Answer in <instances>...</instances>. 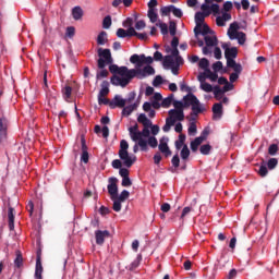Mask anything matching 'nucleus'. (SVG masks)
Returning <instances> with one entry per match:
<instances>
[{"instance_id": "obj_25", "label": "nucleus", "mask_w": 279, "mask_h": 279, "mask_svg": "<svg viewBox=\"0 0 279 279\" xmlns=\"http://www.w3.org/2000/svg\"><path fill=\"white\" fill-rule=\"evenodd\" d=\"M186 143V135L185 134H180L179 140L174 142V147L178 151L184 147V144Z\"/></svg>"}, {"instance_id": "obj_34", "label": "nucleus", "mask_w": 279, "mask_h": 279, "mask_svg": "<svg viewBox=\"0 0 279 279\" xmlns=\"http://www.w3.org/2000/svg\"><path fill=\"white\" fill-rule=\"evenodd\" d=\"M175 61L173 60V57L171 56H166L163 58V66L165 69L169 68V66H174Z\"/></svg>"}, {"instance_id": "obj_62", "label": "nucleus", "mask_w": 279, "mask_h": 279, "mask_svg": "<svg viewBox=\"0 0 279 279\" xmlns=\"http://www.w3.org/2000/svg\"><path fill=\"white\" fill-rule=\"evenodd\" d=\"M177 29L178 27L175 25V22H170V25H169L170 36H175Z\"/></svg>"}, {"instance_id": "obj_61", "label": "nucleus", "mask_w": 279, "mask_h": 279, "mask_svg": "<svg viewBox=\"0 0 279 279\" xmlns=\"http://www.w3.org/2000/svg\"><path fill=\"white\" fill-rule=\"evenodd\" d=\"M116 34H117L118 38H128V31H125L123 28H118Z\"/></svg>"}, {"instance_id": "obj_38", "label": "nucleus", "mask_w": 279, "mask_h": 279, "mask_svg": "<svg viewBox=\"0 0 279 279\" xmlns=\"http://www.w3.org/2000/svg\"><path fill=\"white\" fill-rule=\"evenodd\" d=\"M210 149H213L210 144H204L201 146L199 151L203 156H208V154H210Z\"/></svg>"}, {"instance_id": "obj_28", "label": "nucleus", "mask_w": 279, "mask_h": 279, "mask_svg": "<svg viewBox=\"0 0 279 279\" xmlns=\"http://www.w3.org/2000/svg\"><path fill=\"white\" fill-rule=\"evenodd\" d=\"M106 43H108V33L101 31L97 36V45L104 46Z\"/></svg>"}, {"instance_id": "obj_52", "label": "nucleus", "mask_w": 279, "mask_h": 279, "mask_svg": "<svg viewBox=\"0 0 279 279\" xmlns=\"http://www.w3.org/2000/svg\"><path fill=\"white\" fill-rule=\"evenodd\" d=\"M201 10L203 11V14H208L209 12V15L213 14V11L210 10V3H203L201 5Z\"/></svg>"}, {"instance_id": "obj_56", "label": "nucleus", "mask_w": 279, "mask_h": 279, "mask_svg": "<svg viewBox=\"0 0 279 279\" xmlns=\"http://www.w3.org/2000/svg\"><path fill=\"white\" fill-rule=\"evenodd\" d=\"M191 210H193V208H191V207H184L183 208L182 214L180 216V219L182 220V223H184V217H186V215H190Z\"/></svg>"}, {"instance_id": "obj_11", "label": "nucleus", "mask_w": 279, "mask_h": 279, "mask_svg": "<svg viewBox=\"0 0 279 279\" xmlns=\"http://www.w3.org/2000/svg\"><path fill=\"white\" fill-rule=\"evenodd\" d=\"M43 251H37L35 279H43Z\"/></svg>"}, {"instance_id": "obj_8", "label": "nucleus", "mask_w": 279, "mask_h": 279, "mask_svg": "<svg viewBox=\"0 0 279 279\" xmlns=\"http://www.w3.org/2000/svg\"><path fill=\"white\" fill-rule=\"evenodd\" d=\"M206 16H210V12H207V13L196 12L195 13L196 26L194 27V34H195L196 38L199 36V28L204 24V21L206 20Z\"/></svg>"}, {"instance_id": "obj_35", "label": "nucleus", "mask_w": 279, "mask_h": 279, "mask_svg": "<svg viewBox=\"0 0 279 279\" xmlns=\"http://www.w3.org/2000/svg\"><path fill=\"white\" fill-rule=\"evenodd\" d=\"M72 93H73V88L69 85H65L62 88V94H63L64 99H71Z\"/></svg>"}, {"instance_id": "obj_1", "label": "nucleus", "mask_w": 279, "mask_h": 279, "mask_svg": "<svg viewBox=\"0 0 279 279\" xmlns=\"http://www.w3.org/2000/svg\"><path fill=\"white\" fill-rule=\"evenodd\" d=\"M97 53L99 58L97 60L98 69H101V71L96 74V78L101 80V77H108V75H110L108 70L105 69L107 64H112V62H114V59H112V52L108 48H98Z\"/></svg>"}, {"instance_id": "obj_60", "label": "nucleus", "mask_w": 279, "mask_h": 279, "mask_svg": "<svg viewBox=\"0 0 279 279\" xmlns=\"http://www.w3.org/2000/svg\"><path fill=\"white\" fill-rule=\"evenodd\" d=\"M65 36H68V38H73L75 36V27L69 26L66 28Z\"/></svg>"}, {"instance_id": "obj_3", "label": "nucleus", "mask_w": 279, "mask_h": 279, "mask_svg": "<svg viewBox=\"0 0 279 279\" xmlns=\"http://www.w3.org/2000/svg\"><path fill=\"white\" fill-rule=\"evenodd\" d=\"M128 149H130V144H128V141L122 140L120 142V150L118 153V156H119L120 160L123 161L124 167L130 169L132 167V165H134V162H136V157L132 158L130 156V153L128 151Z\"/></svg>"}, {"instance_id": "obj_55", "label": "nucleus", "mask_w": 279, "mask_h": 279, "mask_svg": "<svg viewBox=\"0 0 279 279\" xmlns=\"http://www.w3.org/2000/svg\"><path fill=\"white\" fill-rule=\"evenodd\" d=\"M173 107L175 108L174 110H184V108H186V106H184V101L182 102L180 100H174Z\"/></svg>"}, {"instance_id": "obj_29", "label": "nucleus", "mask_w": 279, "mask_h": 279, "mask_svg": "<svg viewBox=\"0 0 279 279\" xmlns=\"http://www.w3.org/2000/svg\"><path fill=\"white\" fill-rule=\"evenodd\" d=\"M8 217H9V230H14V208L13 207H9Z\"/></svg>"}, {"instance_id": "obj_20", "label": "nucleus", "mask_w": 279, "mask_h": 279, "mask_svg": "<svg viewBox=\"0 0 279 279\" xmlns=\"http://www.w3.org/2000/svg\"><path fill=\"white\" fill-rule=\"evenodd\" d=\"M239 23L233 22L230 24L229 28H228V36L230 38V40H236V35L239 34Z\"/></svg>"}, {"instance_id": "obj_53", "label": "nucleus", "mask_w": 279, "mask_h": 279, "mask_svg": "<svg viewBox=\"0 0 279 279\" xmlns=\"http://www.w3.org/2000/svg\"><path fill=\"white\" fill-rule=\"evenodd\" d=\"M98 104L99 106L104 105V106H109L110 108V99L106 98V97H101V96H98Z\"/></svg>"}, {"instance_id": "obj_40", "label": "nucleus", "mask_w": 279, "mask_h": 279, "mask_svg": "<svg viewBox=\"0 0 279 279\" xmlns=\"http://www.w3.org/2000/svg\"><path fill=\"white\" fill-rule=\"evenodd\" d=\"M201 90H204V93H213V90H215V87H213V85H210V83H203L199 86Z\"/></svg>"}, {"instance_id": "obj_21", "label": "nucleus", "mask_w": 279, "mask_h": 279, "mask_svg": "<svg viewBox=\"0 0 279 279\" xmlns=\"http://www.w3.org/2000/svg\"><path fill=\"white\" fill-rule=\"evenodd\" d=\"M138 106H141V102L136 101L132 105H129L126 107H122V117H130L134 112V110L138 109Z\"/></svg>"}, {"instance_id": "obj_58", "label": "nucleus", "mask_w": 279, "mask_h": 279, "mask_svg": "<svg viewBox=\"0 0 279 279\" xmlns=\"http://www.w3.org/2000/svg\"><path fill=\"white\" fill-rule=\"evenodd\" d=\"M213 69L215 73H219L223 69V63L221 61H217L213 64Z\"/></svg>"}, {"instance_id": "obj_37", "label": "nucleus", "mask_w": 279, "mask_h": 279, "mask_svg": "<svg viewBox=\"0 0 279 279\" xmlns=\"http://www.w3.org/2000/svg\"><path fill=\"white\" fill-rule=\"evenodd\" d=\"M235 40H238L239 45H245V41L247 40V36L245 33L240 32L235 35Z\"/></svg>"}, {"instance_id": "obj_31", "label": "nucleus", "mask_w": 279, "mask_h": 279, "mask_svg": "<svg viewBox=\"0 0 279 279\" xmlns=\"http://www.w3.org/2000/svg\"><path fill=\"white\" fill-rule=\"evenodd\" d=\"M204 75L206 76L207 80H210L211 82L219 80V75L217 74V72L210 71V69L205 71Z\"/></svg>"}, {"instance_id": "obj_5", "label": "nucleus", "mask_w": 279, "mask_h": 279, "mask_svg": "<svg viewBox=\"0 0 279 279\" xmlns=\"http://www.w3.org/2000/svg\"><path fill=\"white\" fill-rule=\"evenodd\" d=\"M132 80H134V77L132 76V71L130 70L125 74H120V76L114 74L111 77V84L113 86H121L122 88H125V86H128V84H130V82H132Z\"/></svg>"}, {"instance_id": "obj_57", "label": "nucleus", "mask_w": 279, "mask_h": 279, "mask_svg": "<svg viewBox=\"0 0 279 279\" xmlns=\"http://www.w3.org/2000/svg\"><path fill=\"white\" fill-rule=\"evenodd\" d=\"M171 163H172V167H174L175 169L180 167V156L178 154L172 157Z\"/></svg>"}, {"instance_id": "obj_59", "label": "nucleus", "mask_w": 279, "mask_h": 279, "mask_svg": "<svg viewBox=\"0 0 279 279\" xmlns=\"http://www.w3.org/2000/svg\"><path fill=\"white\" fill-rule=\"evenodd\" d=\"M136 99V93L135 92H130L128 95V98L124 99L125 104H132Z\"/></svg>"}, {"instance_id": "obj_12", "label": "nucleus", "mask_w": 279, "mask_h": 279, "mask_svg": "<svg viewBox=\"0 0 279 279\" xmlns=\"http://www.w3.org/2000/svg\"><path fill=\"white\" fill-rule=\"evenodd\" d=\"M206 136H208V132L204 131L201 136L196 137L194 141L191 142L190 147L192 151H197L199 145H202L206 140Z\"/></svg>"}, {"instance_id": "obj_49", "label": "nucleus", "mask_w": 279, "mask_h": 279, "mask_svg": "<svg viewBox=\"0 0 279 279\" xmlns=\"http://www.w3.org/2000/svg\"><path fill=\"white\" fill-rule=\"evenodd\" d=\"M267 167L270 170L276 169V167H278V159L277 158H270L267 162Z\"/></svg>"}, {"instance_id": "obj_45", "label": "nucleus", "mask_w": 279, "mask_h": 279, "mask_svg": "<svg viewBox=\"0 0 279 279\" xmlns=\"http://www.w3.org/2000/svg\"><path fill=\"white\" fill-rule=\"evenodd\" d=\"M156 27H159L161 31V34L163 36H167V34H169V26L166 23H157Z\"/></svg>"}, {"instance_id": "obj_9", "label": "nucleus", "mask_w": 279, "mask_h": 279, "mask_svg": "<svg viewBox=\"0 0 279 279\" xmlns=\"http://www.w3.org/2000/svg\"><path fill=\"white\" fill-rule=\"evenodd\" d=\"M118 182L119 180H117V178H109L107 190L111 199H117V195H119V185H117Z\"/></svg>"}, {"instance_id": "obj_32", "label": "nucleus", "mask_w": 279, "mask_h": 279, "mask_svg": "<svg viewBox=\"0 0 279 279\" xmlns=\"http://www.w3.org/2000/svg\"><path fill=\"white\" fill-rule=\"evenodd\" d=\"M173 104V94L169 95L161 101V108H170Z\"/></svg>"}, {"instance_id": "obj_54", "label": "nucleus", "mask_w": 279, "mask_h": 279, "mask_svg": "<svg viewBox=\"0 0 279 279\" xmlns=\"http://www.w3.org/2000/svg\"><path fill=\"white\" fill-rule=\"evenodd\" d=\"M163 82L165 80L160 75H157L153 81V86L157 88V86H160L161 84H163Z\"/></svg>"}, {"instance_id": "obj_7", "label": "nucleus", "mask_w": 279, "mask_h": 279, "mask_svg": "<svg viewBox=\"0 0 279 279\" xmlns=\"http://www.w3.org/2000/svg\"><path fill=\"white\" fill-rule=\"evenodd\" d=\"M205 40V47H203V54L204 56H210V53H213V49H210L211 47H217V45H219V40L217 39V36H205L204 37Z\"/></svg>"}, {"instance_id": "obj_27", "label": "nucleus", "mask_w": 279, "mask_h": 279, "mask_svg": "<svg viewBox=\"0 0 279 279\" xmlns=\"http://www.w3.org/2000/svg\"><path fill=\"white\" fill-rule=\"evenodd\" d=\"M236 56H239V49H236V47H232L230 49H227V51H225L226 60L234 59L236 58Z\"/></svg>"}, {"instance_id": "obj_10", "label": "nucleus", "mask_w": 279, "mask_h": 279, "mask_svg": "<svg viewBox=\"0 0 279 279\" xmlns=\"http://www.w3.org/2000/svg\"><path fill=\"white\" fill-rule=\"evenodd\" d=\"M130 136H131V138L134 143H136L138 141L137 143H138V146L141 147L142 151H147V149H148L147 141H145L143 138V135L141 134V131L135 132V133H131Z\"/></svg>"}, {"instance_id": "obj_4", "label": "nucleus", "mask_w": 279, "mask_h": 279, "mask_svg": "<svg viewBox=\"0 0 279 279\" xmlns=\"http://www.w3.org/2000/svg\"><path fill=\"white\" fill-rule=\"evenodd\" d=\"M156 70L151 65H146L143 69L135 68L131 69V75L134 77H137V80H145V77L149 75H155Z\"/></svg>"}, {"instance_id": "obj_24", "label": "nucleus", "mask_w": 279, "mask_h": 279, "mask_svg": "<svg viewBox=\"0 0 279 279\" xmlns=\"http://www.w3.org/2000/svg\"><path fill=\"white\" fill-rule=\"evenodd\" d=\"M137 122L142 123V125H144V128H151V120H149L145 113H141L137 117Z\"/></svg>"}, {"instance_id": "obj_63", "label": "nucleus", "mask_w": 279, "mask_h": 279, "mask_svg": "<svg viewBox=\"0 0 279 279\" xmlns=\"http://www.w3.org/2000/svg\"><path fill=\"white\" fill-rule=\"evenodd\" d=\"M141 255L130 265V269L131 271H133V269H136V267H138L141 265Z\"/></svg>"}, {"instance_id": "obj_19", "label": "nucleus", "mask_w": 279, "mask_h": 279, "mask_svg": "<svg viewBox=\"0 0 279 279\" xmlns=\"http://www.w3.org/2000/svg\"><path fill=\"white\" fill-rule=\"evenodd\" d=\"M111 110L114 108H125V99L121 98L120 95H116L110 102Z\"/></svg>"}, {"instance_id": "obj_14", "label": "nucleus", "mask_w": 279, "mask_h": 279, "mask_svg": "<svg viewBox=\"0 0 279 279\" xmlns=\"http://www.w3.org/2000/svg\"><path fill=\"white\" fill-rule=\"evenodd\" d=\"M95 236H96V244L97 245H102L106 241V239H110V231L108 230H97L95 231Z\"/></svg>"}, {"instance_id": "obj_39", "label": "nucleus", "mask_w": 279, "mask_h": 279, "mask_svg": "<svg viewBox=\"0 0 279 279\" xmlns=\"http://www.w3.org/2000/svg\"><path fill=\"white\" fill-rule=\"evenodd\" d=\"M148 19L150 23H156L158 21V13H156V9L148 10Z\"/></svg>"}, {"instance_id": "obj_36", "label": "nucleus", "mask_w": 279, "mask_h": 279, "mask_svg": "<svg viewBox=\"0 0 279 279\" xmlns=\"http://www.w3.org/2000/svg\"><path fill=\"white\" fill-rule=\"evenodd\" d=\"M202 34V36H208L210 34V27L207 26V24H201V27L198 28V35Z\"/></svg>"}, {"instance_id": "obj_43", "label": "nucleus", "mask_w": 279, "mask_h": 279, "mask_svg": "<svg viewBox=\"0 0 279 279\" xmlns=\"http://www.w3.org/2000/svg\"><path fill=\"white\" fill-rule=\"evenodd\" d=\"M111 25H112V17L110 15H107L102 20V27H104V29H110Z\"/></svg>"}, {"instance_id": "obj_17", "label": "nucleus", "mask_w": 279, "mask_h": 279, "mask_svg": "<svg viewBox=\"0 0 279 279\" xmlns=\"http://www.w3.org/2000/svg\"><path fill=\"white\" fill-rule=\"evenodd\" d=\"M213 119L214 121H219L223 117V105L221 102H216L213 106Z\"/></svg>"}, {"instance_id": "obj_15", "label": "nucleus", "mask_w": 279, "mask_h": 279, "mask_svg": "<svg viewBox=\"0 0 279 279\" xmlns=\"http://www.w3.org/2000/svg\"><path fill=\"white\" fill-rule=\"evenodd\" d=\"M109 65V71L110 73H112L113 75H125V73L130 72V69H128V66L123 65V66H119L117 64H112Z\"/></svg>"}, {"instance_id": "obj_47", "label": "nucleus", "mask_w": 279, "mask_h": 279, "mask_svg": "<svg viewBox=\"0 0 279 279\" xmlns=\"http://www.w3.org/2000/svg\"><path fill=\"white\" fill-rule=\"evenodd\" d=\"M267 173H269V170L267 169V165L262 163L258 170V175H260V178H265Z\"/></svg>"}, {"instance_id": "obj_51", "label": "nucleus", "mask_w": 279, "mask_h": 279, "mask_svg": "<svg viewBox=\"0 0 279 279\" xmlns=\"http://www.w3.org/2000/svg\"><path fill=\"white\" fill-rule=\"evenodd\" d=\"M171 12H172L171 4L168 7H162L160 9L161 16H169V14H171Z\"/></svg>"}, {"instance_id": "obj_33", "label": "nucleus", "mask_w": 279, "mask_h": 279, "mask_svg": "<svg viewBox=\"0 0 279 279\" xmlns=\"http://www.w3.org/2000/svg\"><path fill=\"white\" fill-rule=\"evenodd\" d=\"M198 66L199 69H203V71L207 72L209 70L208 68L210 66V61H208L206 58H203L199 60Z\"/></svg>"}, {"instance_id": "obj_16", "label": "nucleus", "mask_w": 279, "mask_h": 279, "mask_svg": "<svg viewBox=\"0 0 279 279\" xmlns=\"http://www.w3.org/2000/svg\"><path fill=\"white\" fill-rule=\"evenodd\" d=\"M8 138V119L4 117L0 118V143Z\"/></svg>"}, {"instance_id": "obj_22", "label": "nucleus", "mask_w": 279, "mask_h": 279, "mask_svg": "<svg viewBox=\"0 0 279 279\" xmlns=\"http://www.w3.org/2000/svg\"><path fill=\"white\" fill-rule=\"evenodd\" d=\"M108 95H110V82L102 81V83L100 84L98 97H108Z\"/></svg>"}, {"instance_id": "obj_23", "label": "nucleus", "mask_w": 279, "mask_h": 279, "mask_svg": "<svg viewBox=\"0 0 279 279\" xmlns=\"http://www.w3.org/2000/svg\"><path fill=\"white\" fill-rule=\"evenodd\" d=\"M234 89V84L230 83L227 81V83L225 84V86L221 88L219 87V85H216V94L217 93H230V90Z\"/></svg>"}, {"instance_id": "obj_2", "label": "nucleus", "mask_w": 279, "mask_h": 279, "mask_svg": "<svg viewBox=\"0 0 279 279\" xmlns=\"http://www.w3.org/2000/svg\"><path fill=\"white\" fill-rule=\"evenodd\" d=\"M183 102L185 108H190V106H192V117H197V114H202V112H204V108L202 107L199 99H197V96L194 94H187L184 96Z\"/></svg>"}, {"instance_id": "obj_48", "label": "nucleus", "mask_w": 279, "mask_h": 279, "mask_svg": "<svg viewBox=\"0 0 279 279\" xmlns=\"http://www.w3.org/2000/svg\"><path fill=\"white\" fill-rule=\"evenodd\" d=\"M130 197V192L128 190H123L120 195H117V199L120 202H125Z\"/></svg>"}, {"instance_id": "obj_26", "label": "nucleus", "mask_w": 279, "mask_h": 279, "mask_svg": "<svg viewBox=\"0 0 279 279\" xmlns=\"http://www.w3.org/2000/svg\"><path fill=\"white\" fill-rule=\"evenodd\" d=\"M72 16H73L74 21L82 20V16H84V10H82L81 7H74L72 9Z\"/></svg>"}, {"instance_id": "obj_30", "label": "nucleus", "mask_w": 279, "mask_h": 279, "mask_svg": "<svg viewBox=\"0 0 279 279\" xmlns=\"http://www.w3.org/2000/svg\"><path fill=\"white\" fill-rule=\"evenodd\" d=\"M180 156L182 160L184 161L189 160V156H191V150L189 149V145H183Z\"/></svg>"}, {"instance_id": "obj_18", "label": "nucleus", "mask_w": 279, "mask_h": 279, "mask_svg": "<svg viewBox=\"0 0 279 279\" xmlns=\"http://www.w3.org/2000/svg\"><path fill=\"white\" fill-rule=\"evenodd\" d=\"M168 119H171V121H182L184 119V110H175V109H170L168 111Z\"/></svg>"}, {"instance_id": "obj_44", "label": "nucleus", "mask_w": 279, "mask_h": 279, "mask_svg": "<svg viewBox=\"0 0 279 279\" xmlns=\"http://www.w3.org/2000/svg\"><path fill=\"white\" fill-rule=\"evenodd\" d=\"M112 202H113V210H114V213H121V208H122V206H121V204L123 203L122 201H120L119 198H114V199H112Z\"/></svg>"}, {"instance_id": "obj_41", "label": "nucleus", "mask_w": 279, "mask_h": 279, "mask_svg": "<svg viewBox=\"0 0 279 279\" xmlns=\"http://www.w3.org/2000/svg\"><path fill=\"white\" fill-rule=\"evenodd\" d=\"M172 125H175V121L167 118L166 119V124L162 126V131L163 132H169V130H171Z\"/></svg>"}, {"instance_id": "obj_46", "label": "nucleus", "mask_w": 279, "mask_h": 279, "mask_svg": "<svg viewBox=\"0 0 279 279\" xmlns=\"http://www.w3.org/2000/svg\"><path fill=\"white\" fill-rule=\"evenodd\" d=\"M279 151V146L278 144H271L269 147H268V154L269 156H276V154H278Z\"/></svg>"}, {"instance_id": "obj_42", "label": "nucleus", "mask_w": 279, "mask_h": 279, "mask_svg": "<svg viewBox=\"0 0 279 279\" xmlns=\"http://www.w3.org/2000/svg\"><path fill=\"white\" fill-rule=\"evenodd\" d=\"M172 8V14L173 16H175L177 19H182V16H184V13H182V9H178L175 5L171 4Z\"/></svg>"}, {"instance_id": "obj_64", "label": "nucleus", "mask_w": 279, "mask_h": 279, "mask_svg": "<svg viewBox=\"0 0 279 279\" xmlns=\"http://www.w3.org/2000/svg\"><path fill=\"white\" fill-rule=\"evenodd\" d=\"M15 267H23V255L19 254L14 260Z\"/></svg>"}, {"instance_id": "obj_6", "label": "nucleus", "mask_w": 279, "mask_h": 279, "mask_svg": "<svg viewBox=\"0 0 279 279\" xmlns=\"http://www.w3.org/2000/svg\"><path fill=\"white\" fill-rule=\"evenodd\" d=\"M131 64H135V69H142L143 64H153L154 57H146L145 54H133L130 57Z\"/></svg>"}, {"instance_id": "obj_13", "label": "nucleus", "mask_w": 279, "mask_h": 279, "mask_svg": "<svg viewBox=\"0 0 279 279\" xmlns=\"http://www.w3.org/2000/svg\"><path fill=\"white\" fill-rule=\"evenodd\" d=\"M167 143H169V137H166V142L165 138H161L158 145V149L161 154H163L166 158H169V156H171V149Z\"/></svg>"}, {"instance_id": "obj_50", "label": "nucleus", "mask_w": 279, "mask_h": 279, "mask_svg": "<svg viewBox=\"0 0 279 279\" xmlns=\"http://www.w3.org/2000/svg\"><path fill=\"white\" fill-rule=\"evenodd\" d=\"M147 144L149 147H153V149H156V147H158V140L155 136H150L148 137Z\"/></svg>"}]
</instances>
